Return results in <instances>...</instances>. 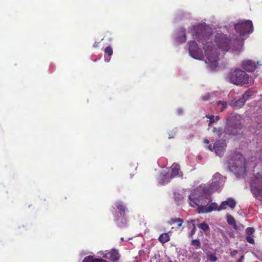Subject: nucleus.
<instances>
[{
	"instance_id": "obj_1",
	"label": "nucleus",
	"mask_w": 262,
	"mask_h": 262,
	"mask_svg": "<svg viewBox=\"0 0 262 262\" xmlns=\"http://www.w3.org/2000/svg\"><path fill=\"white\" fill-rule=\"evenodd\" d=\"M191 33L199 42H202L203 45V49L208 60L206 61V62H210L216 66L219 55L216 49L213 47V43L211 41H207L204 43V41L208 40L212 35V29L205 24H199L192 27Z\"/></svg>"
},
{
	"instance_id": "obj_2",
	"label": "nucleus",
	"mask_w": 262,
	"mask_h": 262,
	"mask_svg": "<svg viewBox=\"0 0 262 262\" xmlns=\"http://www.w3.org/2000/svg\"><path fill=\"white\" fill-rule=\"evenodd\" d=\"M214 42L219 49L223 52L230 50L240 51L243 46V39L241 37H229L223 33H217L215 35Z\"/></svg>"
},
{
	"instance_id": "obj_3",
	"label": "nucleus",
	"mask_w": 262,
	"mask_h": 262,
	"mask_svg": "<svg viewBox=\"0 0 262 262\" xmlns=\"http://www.w3.org/2000/svg\"><path fill=\"white\" fill-rule=\"evenodd\" d=\"M207 194H209L205 192L202 186H200L189 195L190 205L193 207L198 206L199 213H205V210L211 202L210 197Z\"/></svg>"
},
{
	"instance_id": "obj_4",
	"label": "nucleus",
	"mask_w": 262,
	"mask_h": 262,
	"mask_svg": "<svg viewBox=\"0 0 262 262\" xmlns=\"http://www.w3.org/2000/svg\"><path fill=\"white\" fill-rule=\"evenodd\" d=\"M229 168L238 176H244L246 171L244 157L239 152H234L228 161Z\"/></svg>"
},
{
	"instance_id": "obj_5",
	"label": "nucleus",
	"mask_w": 262,
	"mask_h": 262,
	"mask_svg": "<svg viewBox=\"0 0 262 262\" xmlns=\"http://www.w3.org/2000/svg\"><path fill=\"white\" fill-rule=\"evenodd\" d=\"M251 77L245 71L237 68L231 69L227 75V80L230 83L237 86L248 84Z\"/></svg>"
},
{
	"instance_id": "obj_6",
	"label": "nucleus",
	"mask_w": 262,
	"mask_h": 262,
	"mask_svg": "<svg viewBox=\"0 0 262 262\" xmlns=\"http://www.w3.org/2000/svg\"><path fill=\"white\" fill-rule=\"evenodd\" d=\"M250 189L253 197L262 202V171L253 175L250 183Z\"/></svg>"
},
{
	"instance_id": "obj_7",
	"label": "nucleus",
	"mask_w": 262,
	"mask_h": 262,
	"mask_svg": "<svg viewBox=\"0 0 262 262\" xmlns=\"http://www.w3.org/2000/svg\"><path fill=\"white\" fill-rule=\"evenodd\" d=\"M225 179V178L221 174L216 173L212 177L211 184L202 186L203 190L205 192L211 194L221 188L224 184Z\"/></svg>"
},
{
	"instance_id": "obj_8",
	"label": "nucleus",
	"mask_w": 262,
	"mask_h": 262,
	"mask_svg": "<svg viewBox=\"0 0 262 262\" xmlns=\"http://www.w3.org/2000/svg\"><path fill=\"white\" fill-rule=\"evenodd\" d=\"M234 29L237 33L239 34L238 37H241L244 41L243 36L247 34L251 33L253 31V26L251 20H247L241 21L234 25ZM236 37H237L236 36Z\"/></svg>"
},
{
	"instance_id": "obj_9",
	"label": "nucleus",
	"mask_w": 262,
	"mask_h": 262,
	"mask_svg": "<svg viewBox=\"0 0 262 262\" xmlns=\"http://www.w3.org/2000/svg\"><path fill=\"white\" fill-rule=\"evenodd\" d=\"M189 53L190 55L195 59H200L203 57L202 50L198 47L197 43L194 41L189 42Z\"/></svg>"
},
{
	"instance_id": "obj_10",
	"label": "nucleus",
	"mask_w": 262,
	"mask_h": 262,
	"mask_svg": "<svg viewBox=\"0 0 262 262\" xmlns=\"http://www.w3.org/2000/svg\"><path fill=\"white\" fill-rule=\"evenodd\" d=\"M103 258L108 259L110 262H117L120 258V254L117 250L112 249L111 250L101 252Z\"/></svg>"
},
{
	"instance_id": "obj_11",
	"label": "nucleus",
	"mask_w": 262,
	"mask_h": 262,
	"mask_svg": "<svg viewBox=\"0 0 262 262\" xmlns=\"http://www.w3.org/2000/svg\"><path fill=\"white\" fill-rule=\"evenodd\" d=\"M171 176L164 175L162 178V183L163 184L168 183L170 182L172 178L180 176V165L176 163H174L171 166Z\"/></svg>"
},
{
	"instance_id": "obj_12",
	"label": "nucleus",
	"mask_w": 262,
	"mask_h": 262,
	"mask_svg": "<svg viewBox=\"0 0 262 262\" xmlns=\"http://www.w3.org/2000/svg\"><path fill=\"white\" fill-rule=\"evenodd\" d=\"M226 147V145L223 141L219 140L214 143L213 146L209 145L207 146V148L211 151L214 149L216 154L221 157L223 155Z\"/></svg>"
},
{
	"instance_id": "obj_13",
	"label": "nucleus",
	"mask_w": 262,
	"mask_h": 262,
	"mask_svg": "<svg viewBox=\"0 0 262 262\" xmlns=\"http://www.w3.org/2000/svg\"><path fill=\"white\" fill-rule=\"evenodd\" d=\"M116 206L117 208L119 210L120 214L122 216L121 219L119 218L117 219L116 223L118 226L122 227L126 223V220L124 218L126 206L121 202H117L116 204Z\"/></svg>"
},
{
	"instance_id": "obj_14",
	"label": "nucleus",
	"mask_w": 262,
	"mask_h": 262,
	"mask_svg": "<svg viewBox=\"0 0 262 262\" xmlns=\"http://www.w3.org/2000/svg\"><path fill=\"white\" fill-rule=\"evenodd\" d=\"M257 65H259L258 61L255 62L252 60H244L241 63L242 68L245 71L252 72L254 71Z\"/></svg>"
},
{
	"instance_id": "obj_15",
	"label": "nucleus",
	"mask_w": 262,
	"mask_h": 262,
	"mask_svg": "<svg viewBox=\"0 0 262 262\" xmlns=\"http://www.w3.org/2000/svg\"><path fill=\"white\" fill-rule=\"evenodd\" d=\"M236 205V203L235 201L233 199L229 198L221 203L219 207L218 210H224L227 208V206L233 209L235 207Z\"/></svg>"
},
{
	"instance_id": "obj_16",
	"label": "nucleus",
	"mask_w": 262,
	"mask_h": 262,
	"mask_svg": "<svg viewBox=\"0 0 262 262\" xmlns=\"http://www.w3.org/2000/svg\"><path fill=\"white\" fill-rule=\"evenodd\" d=\"M82 262H107V261L101 258H97L94 256L89 255L86 256Z\"/></svg>"
},
{
	"instance_id": "obj_17",
	"label": "nucleus",
	"mask_w": 262,
	"mask_h": 262,
	"mask_svg": "<svg viewBox=\"0 0 262 262\" xmlns=\"http://www.w3.org/2000/svg\"><path fill=\"white\" fill-rule=\"evenodd\" d=\"M180 32L181 33V35L180 36H178L176 40L177 42H178L179 43L185 42L186 40V35L185 29L184 28L181 29Z\"/></svg>"
},
{
	"instance_id": "obj_18",
	"label": "nucleus",
	"mask_w": 262,
	"mask_h": 262,
	"mask_svg": "<svg viewBox=\"0 0 262 262\" xmlns=\"http://www.w3.org/2000/svg\"><path fill=\"white\" fill-rule=\"evenodd\" d=\"M158 239L160 243L163 244L170 241V236L168 233H164L160 235Z\"/></svg>"
},
{
	"instance_id": "obj_19",
	"label": "nucleus",
	"mask_w": 262,
	"mask_h": 262,
	"mask_svg": "<svg viewBox=\"0 0 262 262\" xmlns=\"http://www.w3.org/2000/svg\"><path fill=\"white\" fill-rule=\"evenodd\" d=\"M226 219L227 223L232 226L234 228L236 229L237 225L234 218L231 215L229 214L227 215Z\"/></svg>"
},
{
	"instance_id": "obj_20",
	"label": "nucleus",
	"mask_w": 262,
	"mask_h": 262,
	"mask_svg": "<svg viewBox=\"0 0 262 262\" xmlns=\"http://www.w3.org/2000/svg\"><path fill=\"white\" fill-rule=\"evenodd\" d=\"M183 222V220L180 218H171L168 223L171 225L177 223L178 224V227H180L182 226Z\"/></svg>"
},
{
	"instance_id": "obj_21",
	"label": "nucleus",
	"mask_w": 262,
	"mask_h": 262,
	"mask_svg": "<svg viewBox=\"0 0 262 262\" xmlns=\"http://www.w3.org/2000/svg\"><path fill=\"white\" fill-rule=\"evenodd\" d=\"M217 206L218 205L216 203H211L209 205H208L206 209L205 210V213L210 212L214 210H218L219 207L217 208Z\"/></svg>"
},
{
	"instance_id": "obj_22",
	"label": "nucleus",
	"mask_w": 262,
	"mask_h": 262,
	"mask_svg": "<svg viewBox=\"0 0 262 262\" xmlns=\"http://www.w3.org/2000/svg\"><path fill=\"white\" fill-rule=\"evenodd\" d=\"M253 95V92L251 90H247L245 92V93L243 95L241 98L245 102L249 99L250 97H251Z\"/></svg>"
},
{
	"instance_id": "obj_23",
	"label": "nucleus",
	"mask_w": 262,
	"mask_h": 262,
	"mask_svg": "<svg viewBox=\"0 0 262 262\" xmlns=\"http://www.w3.org/2000/svg\"><path fill=\"white\" fill-rule=\"evenodd\" d=\"M198 227L199 229L202 230L204 232L209 231V227L207 224L205 222L201 223L198 225Z\"/></svg>"
},
{
	"instance_id": "obj_24",
	"label": "nucleus",
	"mask_w": 262,
	"mask_h": 262,
	"mask_svg": "<svg viewBox=\"0 0 262 262\" xmlns=\"http://www.w3.org/2000/svg\"><path fill=\"white\" fill-rule=\"evenodd\" d=\"M245 103V102L241 98L238 100L235 101V102L234 103V105L237 108H241L244 106Z\"/></svg>"
},
{
	"instance_id": "obj_25",
	"label": "nucleus",
	"mask_w": 262,
	"mask_h": 262,
	"mask_svg": "<svg viewBox=\"0 0 262 262\" xmlns=\"http://www.w3.org/2000/svg\"><path fill=\"white\" fill-rule=\"evenodd\" d=\"M191 245L195 247V249H199L201 247V243L199 239H193L191 241Z\"/></svg>"
},
{
	"instance_id": "obj_26",
	"label": "nucleus",
	"mask_w": 262,
	"mask_h": 262,
	"mask_svg": "<svg viewBox=\"0 0 262 262\" xmlns=\"http://www.w3.org/2000/svg\"><path fill=\"white\" fill-rule=\"evenodd\" d=\"M217 104L219 106V105H221L222 106V108L220 110L221 112H223L225 110V108H226L227 105V102L226 101H219L217 102Z\"/></svg>"
},
{
	"instance_id": "obj_27",
	"label": "nucleus",
	"mask_w": 262,
	"mask_h": 262,
	"mask_svg": "<svg viewBox=\"0 0 262 262\" xmlns=\"http://www.w3.org/2000/svg\"><path fill=\"white\" fill-rule=\"evenodd\" d=\"M104 53L105 54L108 55L109 56H111L113 53L112 48L111 46L106 47L104 49Z\"/></svg>"
},
{
	"instance_id": "obj_28",
	"label": "nucleus",
	"mask_w": 262,
	"mask_h": 262,
	"mask_svg": "<svg viewBox=\"0 0 262 262\" xmlns=\"http://www.w3.org/2000/svg\"><path fill=\"white\" fill-rule=\"evenodd\" d=\"M255 232V229L253 227H248L246 230V233L247 236H251Z\"/></svg>"
},
{
	"instance_id": "obj_29",
	"label": "nucleus",
	"mask_w": 262,
	"mask_h": 262,
	"mask_svg": "<svg viewBox=\"0 0 262 262\" xmlns=\"http://www.w3.org/2000/svg\"><path fill=\"white\" fill-rule=\"evenodd\" d=\"M213 132L215 133L217 136L220 137L223 133L222 129L221 128L214 127L213 129Z\"/></svg>"
},
{
	"instance_id": "obj_30",
	"label": "nucleus",
	"mask_w": 262,
	"mask_h": 262,
	"mask_svg": "<svg viewBox=\"0 0 262 262\" xmlns=\"http://www.w3.org/2000/svg\"><path fill=\"white\" fill-rule=\"evenodd\" d=\"M208 259L211 262H215L217 260V257L213 254H210L208 257Z\"/></svg>"
},
{
	"instance_id": "obj_31",
	"label": "nucleus",
	"mask_w": 262,
	"mask_h": 262,
	"mask_svg": "<svg viewBox=\"0 0 262 262\" xmlns=\"http://www.w3.org/2000/svg\"><path fill=\"white\" fill-rule=\"evenodd\" d=\"M195 231H196L195 226L194 224H193V228L189 234V237H191L195 234Z\"/></svg>"
},
{
	"instance_id": "obj_32",
	"label": "nucleus",
	"mask_w": 262,
	"mask_h": 262,
	"mask_svg": "<svg viewBox=\"0 0 262 262\" xmlns=\"http://www.w3.org/2000/svg\"><path fill=\"white\" fill-rule=\"evenodd\" d=\"M246 240L250 244H254V240L253 238V237H251V236H247L246 237Z\"/></svg>"
},
{
	"instance_id": "obj_33",
	"label": "nucleus",
	"mask_w": 262,
	"mask_h": 262,
	"mask_svg": "<svg viewBox=\"0 0 262 262\" xmlns=\"http://www.w3.org/2000/svg\"><path fill=\"white\" fill-rule=\"evenodd\" d=\"M215 122L214 116L212 115V117H210L209 119V122L208 123V126H210L214 122Z\"/></svg>"
},
{
	"instance_id": "obj_34",
	"label": "nucleus",
	"mask_w": 262,
	"mask_h": 262,
	"mask_svg": "<svg viewBox=\"0 0 262 262\" xmlns=\"http://www.w3.org/2000/svg\"><path fill=\"white\" fill-rule=\"evenodd\" d=\"M237 253H238V251L237 250H233V251H232L230 252V255L232 257H234V256H235L237 254Z\"/></svg>"
},
{
	"instance_id": "obj_35",
	"label": "nucleus",
	"mask_w": 262,
	"mask_h": 262,
	"mask_svg": "<svg viewBox=\"0 0 262 262\" xmlns=\"http://www.w3.org/2000/svg\"><path fill=\"white\" fill-rule=\"evenodd\" d=\"M210 97V95L209 94H207L203 97V98L205 100H208Z\"/></svg>"
},
{
	"instance_id": "obj_36",
	"label": "nucleus",
	"mask_w": 262,
	"mask_h": 262,
	"mask_svg": "<svg viewBox=\"0 0 262 262\" xmlns=\"http://www.w3.org/2000/svg\"><path fill=\"white\" fill-rule=\"evenodd\" d=\"M203 142L206 144H208L209 143V141L207 139H204Z\"/></svg>"
},
{
	"instance_id": "obj_37",
	"label": "nucleus",
	"mask_w": 262,
	"mask_h": 262,
	"mask_svg": "<svg viewBox=\"0 0 262 262\" xmlns=\"http://www.w3.org/2000/svg\"><path fill=\"white\" fill-rule=\"evenodd\" d=\"M244 255L241 256V257L238 259V262H242V261L244 260Z\"/></svg>"
},
{
	"instance_id": "obj_38",
	"label": "nucleus",
	"mask_w": 262,
	"mask_h": 262,
	"mask_svg": "<svg viewBox=\"0 0 262 262\" xmlns=\"http://www.w3.org/2000/svg\"><path fill=\"white\" fill-rule=\"evenodd\" d=\"M214 118H215V121H218V120H219L220 119V117L219 116H215V117H214Z\"/></svg>"
},
{
	"instance_id": "obj_39",
	"label": "nucleus",
	"mask_w": 262,
	"mask_h": 262,
	"mask_svg": "<svg viewBox=\"0 0 262 262\" xmlns=\"http://www.w3.org/2000/svg\"><path fill=\"white\" fill-rule=\"evenodd\" d=\"M98 42H95L94 43V45H93V47H97L98 46Z\"/></svg>"
},
{
	"instance_id": "obj_40",
	"label": "nucleus",
	"mask_w": 262,
	"mask_h": 262,
	"mask_svg": "<svg viewBox=\"0 0 262 262\" xmlns=\"http://www.w3.org/2000/svg\"><path fill=\"white\" fill-rule=\"evenodd\" d=\"M212 117V115H206V117L207 118L209 119H210V117Z\"/></svg>"
},
{
	"instance_id": "obj_41",
	"label": "nucleus",
	"mask_w": 262,
	"mask_h": 262,
	"mask_svg": "<svg viewBox=\"0 0 262 262\" xmlns=\"http://www.w3.org/2000/svg\"><path fill=\"white\" fill-rule=\"evenodd\" d=\"M121 240L122 241H123L124 240L123 238V237H121Z\"/></svg>"
},
{
	"instance_id": "obj_42",
	"label": "nucleus",
	"mask_w": 262,
	"mask_h": 262,
	"mask_svg": "<svg viewBox=\"0 0 262 262\" xmlns=\"http://www.w3.org/2000/svg\"><path fill=\"white\" fill-rule=\"evenodd\" d=\"M168 262H177V261H171V260H169V261H168Z\"/></svg>"
},
{
	"instance_id": "obj_43",
	"label": "nucleus",
	"mask_w": 262,
	"mask_h": 262,
	"mask_svg": "<svg viewBox=\"0 0 262 262\" xmlns=\"http://www.w3.org/2000/svg\"><path fill=\"white\" fill-rule=\"evenodd\" d=\"M232 134H234V135H235V134H236V133H233Z\"/></svg>"
}]
</instances>
